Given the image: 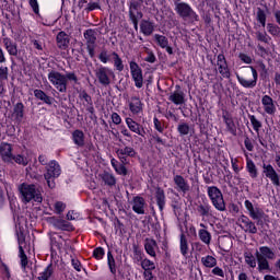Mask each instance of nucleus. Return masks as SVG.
Instances as JSON below:
<instances>
[{
  "mask_svg": "<svg viewBox=\"0 0 280 280\" xmlns=\"http://www.w3.org/2000/svg\"><path fill=\"white\" fill-rule=\"evenodd\" d=\"M19 190L22 195V200L25 203L28 202H37V203H42L43 202V196L42 192L39 190V188H37V186H35V184H21L19 186Z\"/></svg>",
  "mask_w": 280,
  "mask_h": 280,
  "instance_id": "obj_1",
  "label": "nucleus"
},
{
  "mask_svg": "<svg viewBox=\"0 0 280 280\" xmlns=\"http://www.w3.org/2000/svg\"><path fill=\"white\" fill-rule=\"evenodd\" d=\"M62 174V168L56 160H50L48 164H46V168L44 172V179H46V185L48 188H56V179L60 177Z\"/></svg>",
  "mask_w": 280,
  "mask_h": 280,
  "instance_id": "obj_2",
  "label": "nucleus"
},
{
  "mask_svg": "<svg viewBox=\"0 0 280 280\" xmlns=\"http://www.w3.org/2000/svg\"><path fill=\"white\" fill-rule=\"evenodd\" d=\"M257 260L258 271L270 270V264L268 260H275L277 258L276 253L268 246L259 247V250L255 253Z\"/></svg>",
  "mask_w": 280,
  "mask_h": 280,
  "instance_id": "obj_3",
  "label": "nucleus"
},
{
  "mask_svg": "<svg viewBox=\"0 0 280 280\" xmlns=\"http://www.w3.org/2000/svg\"><path fill=\"white\" fill-rule=\"evenodd\" d=\"M175 12L183 19L189 22L198 21V14L194 11L190 4L182 0H174Z\"/></svg>",
  "mask_w": 280,
  "mask_h": 280,
  "instance_id": "obj_4",
  "label": "nucleus"
},
{
  "mask_svg": "<svg viewBox=\"0 0 280 280\" xmlns=\"http://www.w3.org/2000/svg\"><path fill=\"white\" fill-rule=\"evenodd\" d=\"M207 194L214 209H217L220 212L226 210L224 197L220 188H217V186H208Z\"/></svg>",
  "mask_w": 280,
  "mask_h": 280,
  "instance_id": "obj_5",
  "label": "nucleus"
},
{
  "mask_svg": "<svg viewBox=\"0 0 280 280\" xmlns=\"http://www.w3.org/2000/svg\"><path fill=\"white\" fill-rule=\"evenodd\" d=\"M48 81H50V84H52L57 91L61 93L67 92V78L63 73L57 70H51L48 72Z\"/></svg>",
  "mask_w": 280,
  "mask_h": 280,
  "instance_id": "obj_6",
  "label": "nucleus"
},
{
  "mask_svg": "<svg viewBox=\"0 0 280 280\" xmlns=\"http://www.w3.org/2000/svg\"><path fill=\"white\" fill-rule=\"evenodd\" d=\"M16 235H18V241L20 245V257H21V262L22 266L25 268L28 264L27 257L24 253V248L26 247L25 243V228L22 226L20 223H16Z\"/></svg>",
  "mask_w": 280,
  "mask_h": 280,
  "instance_id": "obj_7",
  "label": "nucleus"
},
{
  "mask_svg": "<svg viewBox=\"0 0 280 280\" xmlns=\"http://www.w3.org/2000/svg\"><path fill=\"white\" fill-rule=\"evenodd\" d=\"M244 207L249 218L253 219L254 221H257V224H259L265 219L266 214L264 210L258 207H254L249 199H245Z\"/></svg>",
  "mask_w": 280,
  "mask_h": 280,
  "instance_id": "obj_8",
  "label": "nucleus"
},
{
  "mask_svg": "<svg viewBox=\"0 0 280 280\" xmlns=\"http://www.w3.org/2000/svg\"><path fill=\"white\" fill-rule=\"evenodd\" d=\"M129 70L131 78L135 82V86L137 89H141L143 86V72L141 67L136 61H130Z\"/></svg>",
  "mask_w": 280,
  "mask_h": 280,
  "instance_id": "obj_9",
  "label": "nucleus"
},
{
  "mask_svg": "<svg viewBox=\"0 0 280 280\" xmlns=\"http://www.w3.org/2000/svg\"><path fill=\"white\" fill-rule=\"evenodd\" d=\"M248 68L252 71L253 79L248 80L245 77L236 74V80L240 83V85L243 86L244 89H254L257 85L258 72L253 66H248Z\"/></svg>",
  "mask_w": 280,
  "mask_h": 280,
  "instance_id": "obj_10",
  "label": "nucleus"
},
{
  "mask_svg": "<svg viewBox=\"0 0 280 280\" xmlns=\"http://www.w3.org/2000/svg\"><path fill=\"white\" fill-rule=\"evenodd\" d=\"M114 75V71L108 68L101 66L96 69V79H98V83L103 86H108L110 84V78Z\"/></svg>",
  "mask_w": 280,
  "mask_h": 280,
  "instance_id": "obj_11",
  "label": "nucleus"
},
{
  "mask_svg": "<svg viewBox=\"0 0 280 280\" xmlns=\"http://www.w3.org/2000/svg\"><path fill=\"white\" fill-rule=\"evenodd\" d=\"M264 113L269 116H275L277 113V102L268 94L261 96L260 100Z\"/></svg>",
  "mask_w": 280,
  "mask_h": 280,
  "instance_id": "obj_12",
  "label": "nucleus"
},
{
  "mask_svg": "<svg viewBox=\"0 0 280 280\" xmlns=\"http://www.w3.org/2000/svg\"><path fill=\"white\" fill-rule=\"evenodd\" d=\"M217 71L219 72V74L224 78V79H230L231 77V71L226 61V58L224 56V54H219L217 56Z\"/></svg>",
  "mask_w": 280,
  "mask_h": 280,
  "instance_id": "obj_13",
  "label": "nucleus"
},
{
  "mask_svg": "<svg viewBox=\"0 0 280 280\" xmlns=\"http://www.w3.org/2000/svg\"><path fill=\"white\" fill-rule=\"evenodd\" d=\"M262 174L271 182L273 186H280V175L277 173L272 164H262Z\"/></svg>",
  "mask_w": 280,
  "mask_h": 280,
  "instance_id": "obj_14",
  "label": "nucleus"
},
{
  "mask_svg": "<svg viewBox=\"0 0 280 280\" xmlns=\"http://www.w3.org/2000/svg\"><path fill=\"white\" fill-rule=\"evenodd\" d=\"M237 223L240 225V228L246 232V233H249V234H256L258 232L256 225L254 222H252L249 220L248 217L246 215H241L238 219H237Z\"/></svg>",
  "mask_w": 280,
  "mask_h": 280,
  "instance_id": "obj_15",
  "label": "nucleus"
},
{
  "mask_svg": "<svg viewBox=\"0 0 280 280\" xmlns=\"http://www.w3.org/2000/svg\"><path fill=\"white\" fill-rule=\"evenodd\" d=\"M13 147L9 142H1L0 156L4 163H13Z\"/></svg>",
  "mask_w": 280,
  "mask_h": 280,
  "instance_id": "obj_16",
  "label": "nucleus"
},
{
  "mask_svg": "<svg viewBox=\"0 0 280 280\" xmlns=\"http://www.w3.org/2000/svg\"><path fill=\"white\" fill-rule=\"evenodd\" d=\"M173 182L177 191L183 194L190 191V184L185 179V177H183V175H174Z\"/></svg>",
  "mask_w": 280,
  "mask_h": 280,
  "instance_id": "obj_17",
  "label": "nucleus"
},
{
  "mask_svg": "<svg viewBox=\"0 0 280 280\" xmlns=\"http://www.w3.org/2000/svg\"><path fill=\"white\" fill-rule=\"evenodd\" d=\"M153 39L155 44L161 48L164 49L168 55H173V47L170 46V40L165 35L154 34Z\"/></svg>",
  "mask_w": 280,
  "mask_h": 280,
  "instance_id": "obj_18",
  "label": "nucleus"
},
{
  "mask_svg": "<svg viewBox=\"0 0 280 280\" xmlns=\"http://www.w3.org/2000/svg\"><path fill=\"white\" fill-rule=\"evenodd\" d=\"M129 110L133 116H138L143 112V103L140 97L131 96L129 100Z\"/></svg>",
  "mask_w": 280,
  "mask_h": 280,
  "instance_id": "obj_19",
  "label": "nucleus"
},
{
  "mask_svg": "<svg viewBox=\"0 0 280 280\" xmlns=\"http://www.w3.org/2000/svg\"><path fill=\"white\" fill-rule=\"evenodd\" d=\"M125 124H127V128H129L130 132H133L140 137L145 136V131L142 127V125H139L133 118H125Z\"/></svg>",
  "mask_w": 280,
  "mask_h": 280,
  "instance_id": "obj_20",
  "label": "nucleus"
},
{
  "mask_svg": "<svg viewBox=\"0 0 280 280\" xmlns=\"http://www.w3.org/2000/svg\"><path fill=\"white\" fill-rule=\"evenodd\" d=\"M24 108L25 106L22 102H19L14 105L11 117L15 124L20 125L23 121Z\"/></svg>",
  "mask_w": 280,
  "mask_h": 280,
  "instance_id": "obj_21",
  "label": "nucleus"
},
{
  "mask_svg": "<svg viewBox=\"0 0 280 280\" xmlns=\"http://www.w3.org/2000/svg\"><path fill=\"white\" fill-rule=\"evenodd\" d=\"M50 224H52V226H55V229L57 230L68 231V232L73 231V226L69 222L62 219L50 218Z\"/></svg>",
  "mask_w": 280,
  "mask_h": 280,
  "instance_id": "obj_22",
  "label": "nucleus"
},
{
  "mask_svg": "<svg viewBox=\"0 0 280 280\" xmlns=\"http://www.w3.org/2000/svg\"><path fill=\"white\" fill-rule=\"evenodd\" d=\"M132 211L137 214L145 213V199L143 197H135L132 199Z\"/></svg>",
  "mask_w": 280,
  "mask_h": 280,
  "instance_id": "obj_23",
  "label": "nucleus"
},
{
  "mask_svg": "<svg viewBox=\"0 0 280 280\" xmlns=\"http://www.w3.org/2000/svg\"><path fill=\"white\" fill-rule=\"evenodd\" d=\"M116 154L120 161L125 162L127 158H135L137 155L132 147H125L122 149H117Z\"/></svg>",
  "mask_w": 280,
  "mask_h": 280,
  "instance_id": "obj_24",
  "label": "nucleus"
},
{
  "mask_svg": "<svg viewBox=\"0 0 280 280\" xmlns=\"http://www.w3.org/2000/svg\"><path fill=\"white\" fill-rule=\"evenodd\" d=\"M159 249L158 243L154 240L147 238L144 241V250L150 256L155 258L156 257V250Z\"/></svg>",
  "mask_w": 280,
  "mask_h": 280,
  "instance_id": "obj_25",
  "label": "nucleus"
},
{
  "mask_svg": "<svg viewBox=\"0 0 280 280\" xmlns=\"http://www.w3.org/2000/svg\"><path fill=\"white\" fill-rule=\"evenodd\" d=\"M140 32L144 36H151L154 32V23L149 20H142L140 22Z\"/></svg>",
  "mask_w": 280,
  "mask_h": 280,
  "instance_id": "obj_26",
  "label": "nucleus"
},
{
  "mask_svg": "<svg viewBox=\"0 0 280 280\" xmlns=\"http://www.w3.org/2000/svg\"><path fill=\"white\" fill-rule=\"evenodd\" d=\"M168 101L175 105H183L185 104V94L183 91H174L170 94Z\"/></svg>",
  "mask_w": 280,
  "mask_h": 280,
  "instance_id": "obj_27",
  "label": "nucleus"
},
{
  "mask_svg": "<svg viewBox=\"0 0 280 280\" xmlns=\"http://www.w3.org/2000/svg\"><path fill=\"white\" fill-rule=\"evenodd\" d=\"M109 57L112 58V61H114V68H116V71L122 72L125 69V66L119 54L116 51H112V54H109Z\"/></svg>",
  "mask_w": 280,
  "mask_h": 280,
  "instance_id": "obj_28",
  "label": "nucleus"
},
{
  "mask_svg": "<svg viewBox=\"0 0 280 280\" xmlns=\"http://www.w3.org/2000/svg\"><path fill=\"white\" fill-rule=\"evenodd\" d=\"M179 252L183 257H187L189 253V244L184 233L179 235Z\"/></svg>",
  "mask_w": 280,
  "mask_h": 280,
  "instance_id": "obj_29",
  "label": "nucleus"
},
{
  "mask_svg": "<svg viewBox=\"0 0 280 280\" xmlns=\"http://www.w3.org/2000/svg\"><path fill=\"white\" fill-rule=\"evenodd\" d=\"M69 43V36L65 32H59L57 34V47H59V49H67Z\"/></svg>",
  "mask_w": 280,
  "mask_h": 280,
  "instance_id": "obj_30",
  "label": "nucleus"
},
{
  "mask_svg": "<svg viewBox=\"0 0 280 280\" xmlns=\"http://www.w3.org/2000/svg\"><path fill=\"white\" fill-rule=\"evenodd\" d=\"M246 171L250 178L258 177V168L250 158H246Z\"/></svg>",
  "mask_w": 280,
  "mask_h": 280,
  "instance_id": "obj_31",
  "label": "nucleus"
},
{
  "mask_svg": "<svg viewBox=\"0 0 280 280\" xmlns=\"http://www.w3.org/2000/svg\"><path fill=\"white\" fill-rule=\"evenodd\" d=\"M3 45L5 46V49L8 50L10 56H18V46L14 42H12L11 38L4 37Z\"/></svg>",
  "mask_w": 280,
  "mask_h": 280,
  "instance_id": "obj_32",
  "label": "nucleus"
},
{
  "mask_svg": "<svg viewBox=\"0 0 280 280\" xmlns=\"http://www.w3.org/2000/svg\"><path fill=\"white\" fill-rule=\"evenodd\" d=\"M34 95L36 96V98L44 102L46 105H52L54 97L47 95L43 90L36 89L34 91Z\"/></svg>",
  "mask_w": 280,
  "mask_h": 280,
  "instance_id": "obj_33",
  "label": "nucleus"
},
{
  "mask_svg": "<svg viewBox=\"0 0 280 280\" xmlns=\"http://www.w3.org/2000/svg\"><path fill=\"white\" fill-rule=\"evenodd\" d=\"M200 262L205 268L209 269L214 268L218 265L217 258L210 255L201 257Z\"/></svg>",
  "mask_w": 280,
  "mask_h": 280,
  "instance_id": "obj_34",
  "label": "nucleus"
},
{
  "mask_svg": "<svg viewBox=\"0 0 280 280\" xmlns=\"http://www.w3.org/2000/svg\"><path fill=\"white\" fill-rule=\"evenodd\" d=\"M155 199H156V205L160 210H163L165 207V192L162 190V188H156L155 190Z\"/></svg>",
  "mask_w": 280,
  "mask_h": 280,
  "instance_id": "obj_35",
  "label": "nucleus"
},
{
  "mask_svg": "<svg viewBox=\"0 0 280 280\" xmlns=\"http://www.w3.org/2000/svg\"><path fill=\"white\" fill-rule=\"evenodd\" d=\"M72 141H74V144L79 147H83L84 145L83 131H80V129H77V131L72 132Z\"/></svg>",
  "mask_w": 280,
  "mask_h": 280,
  "instance_id": "obj_36",
  "label": "nucleus"
},
{
  "mask_svg": "<svg viewBox=\"0 0 280 280\" xmlns=\"http://www.w3.org/2000/svg\"><path fill=\"white\" fill-rule=\"evenodd\" d=\"M13 161L19 165L27 166L31 162L30 153H27L26 155H13Z\"/></svg>",
  "mask_w": 280,
  "mask_h": 280,
  "instance_id": "obj_37",
  "label": "nucleus"
},
{
  "mask_svg": "<svg viewBox=\"0 0 280 280\" xmlns=\"http://www.w3.org/2000/svg\"><path fill=\"white\" fill-rule=\"evenodd\" d=\"M256 21L261 25V27H266L267 13L261 8H258L256 11Z\"/></svg>",
  "mask_w": 280,
  "mask_h": 280,
  "instance_id": "obj_38",
  "label": "nucleus"
},
{
  "mask_svg": "<svg viewBox=\"0 0 280 280\" xmlns=\"http://www.w3.org/2000/svg\"><path fill=\"white\" fill-rule=\"evenodd\" d=\"M198 237L206 245H210L211 240H212L211 234L207 230H199Z\"/></svg>",
  "mask_w": 280,
  "mask_h": 280,
  "instance_id": "obj_39",
  "label": "nucleus"
},
{
  "mask_svg": "<svg viewBox=\"0 0 280 280\" xmlns=\"http://www.w3.org/2000/svg\"><path fill=\"white\" fill-rule=\"evenodd\" d=\"M83 37H85V40H88V46L89 45H95L96 43V35L94 30H86L83 33Z\"/></svg>",
  "mask_w": 280,
  "mask_h": 280,
  "instance_id": "obj_40",
  "label": "nucleus"
},
{
  "mask_svg": "<svg viewBox=\"0 0 280 280\" xmlns=\"http://www.w3.org/2000/svg\"><path fill=\"white\" fill-rule=\"evenodd\" d=\"M101 178L105 182L107 186H115L116 185V177L112 175V173H103Z\"/></svg>",
  "mask_w": 280,
  "mask_h": 280,
  "instance_id": "obj_41",
  "label": "nucleus"
},
{
  "mask_svg": "<svg viewBox=\"0 0 280 280\" xmlns=\"http://www.w3.org/2000/svg\"><path fill=\"white\" fill-rule=\"evenodd\" d=\"M267 31L271 36L280 37V26L273 23L267 24Z\"/></svg>",
  "mask_w": 280,
  "mask_h": 280,
  "instance_id": "obj_42",
  "label": "nucleus"
},
{
  "mask_svg": "<svg viewBox=\"0 0 280 280\" xmlns=\"http://www.w3.org/2000/svg\"><path fill=\"white\" fill-rule=\"evenodd\" d=\"M244 259L246 265H248L250 268H256L257 267V260L256 257L250 254V253H245L244 254Z\"/></svg>",
  "mask_w": 280,
  "mask_h": 280,
  "instance_id": "obj_43",
  "label": "nucleus"
},
{
  "mask_svg": "<svg viewBox=\"0 0 280 280\" xmlns=\"http://www.w3.org/2000/svg\"><path fill=\"white\" fill-rule=\"evenodd\" d=\"M52 273H54L52 266L48 265V267H46V269H44V271L39 273L38 280H49Z\"/></svg>",
  "mask_w": 280,
  "mask_h": 280,
  "instance_id": "obj_44",
  "label": "nucleus"
},
{
  "mask_svg": "<svg viewBox=\"0 0 280 280\" xmlns=\"http://www.w3.org/2000/svg\"><path fill=\"white\" fill-rule=\"evenodd\" d=\"M191 129L189 127V125H187V122H179V125H177V132L180 136H188L190 133Z\"/></svg>",
  "mask_w": 280,
  "mask_h": 280,
  "instance_id": "obj_45",
  "label": "nucleus"
},
{
  "mask_svg": "<svg viewBox=\"0 0 280 280\" xmlns=\"http://www.w3.org/2000/svg\"><path fill=\"white\" fill-rule=\"evenodd\" d=\"M250 125L253 127V130L255 132H259V130L262 128V122L256 118V116H248Z\"/></svg>",
  "mask_w": 280,
  "mask_h": 280,
  "instance_id": "obj_46",
  "label": "nucleus"
},
{
  "mask_svg": "<svg viewBox=\"0 0 280 280\" xmlns=\"http://www.w3.org/2000/svg\"><path fill=\"white\" fill-rule=\"evenodd\" d=\"M107 265L109 266V271H112V273L116 275V272H117L116 264H115V259L110 252L107 253Z\"/></svg>",
  "mask_w": 280,
  "mask_h": 280,
  "instance_id": "obj_47",
  "label": "nucleus"
},
{
  "mask_svg": "<svg viewBox=\"0 0 280 280\" xmlns=\"http://www.w3.org/2000/svg\"><path fill=\"white\" fill-rule=\"evenodd\" d=\"M141 268L144 271H152L155 269V264L149 259H144L141 261Z\"/></svg>",
  "mask_w": 280,
  "mask_h": 280,
  "instance_id": "obj_48",
  "label": "nucleus"
},
{
  "mask_svg": "<svg viewBox=\"0 0 280 280\" xmlns=\"http://www.w3.org/2000/svg\"><path fill=\"white\" fill-rule=\"evenodd\" d=\"M224 124L226 126L228 131L231 132L232 135H235L236 129L232 118H224Z\"/></svg>",
  "mask_w": 280,
  "mask_h": 280,
  "instance_id": "obj_49",
  "label": "nucleus"
},
{
  "mask_svg": "<svg viewBox=\"0 0 280 280\" xmlns=\"http://www.w3.org/2000/svg\"><path fill=\"white\" fill-rule=\"evenodd\" d=\"M256 37H257V40L265 44L269 43L270 40V36L266 32H256Z\"/></svg>",
  "mask_w": 280,
  "mask_h": 280,
  "instance_id": "obj_50",
  "label": "nucleus"
},
{
  "mask_svg": "<svg viewBox=\"0 0 280 280\" xmlns=\"http://www.w3.org/2000/svg\"><path fill=\"white\" fill-rule=\"evenodd\" d=\"M67 206L63 201H55V213L61 214L66 210Z\"/></svg>",
  "mask_w": 280,
  "mask_h": 280,
  "instance_id": "obj_51",
  "label": "nucleus"
},
{
  "mask_svg": "<svg viewBox=\"0 0 280 280\" xmlns=\"http://www.w3.org/2000/svg\"><path fill=\"white\" fill-rule=\"evenodd\" d=\"M66 84H68V81L77 84L78 83V75L75 74V72H66Z\"/></svg>",
  "mask_w": 280,
  "mask_h": 280,
  "instance_id": "obj_52",
  "label": "nucleus"
},
{
  "mask_svg": "<svg viewBox=\"0 0 280 280\" xmlns=\"http://www.w3.org/2000/svg\"><path fill=\"white\" fill-rule=\"evenodd\" d=\"M9 69L7 66L0 63V80H8Z\"/></svg>",
  "mask_w": 280,
  "mask_h": 280,
  "instance_id": "obj_53",
  "label": "nucleus"
},
{
  "mask_svg": "<svg viewBox=\"0 0 280 280\" xmlns=\"http://www.w3.org/2000/svg\"><path fill=\"white\" fill-rule=\"evenodd\" d=\"M98 60L103 63H108L112 60L110 54L108 55L106 50L101 51V55H98Z\"/></svg>",
  "mask_w": 280,
  "mask_h": 280,
  "instance_id": "obj_54",
  "label": "nucleus"
},
{
  "mask_svg": "<svg viewBox=\"0 0 280 280\" xmlns=\"http://www.w3.org/2000/svg\"><path fill=\"white\" fill-rule=\"evenodd\" d=\"M197 211L200 215L208 217L210 213V207L209 206H199Z\"/></svg>",
  "mask_w": 280,
  "mask_h": 280,
  "instance_id": "obj_55",
  "label": "nucleus"
},
{
  "mask_svg": "<svg viewBox=\"0 0 280 280\" xmlns=\"http://www.w3.org/2000/svg\"><path fill=\"white\" fill-rule=\"evenodd\" d=\"M145 62L154 63L156 61V57L153 51L147 50V57L144 58Z\"/></svg>",
  "mask_w": 280,
  "mask_h": 280,
  "instance_id": "obj_56",
  "label": "nucleus"
},
{
  "mask_svg": "<svg viewBox=\"0 0 280 280\" xmlns=\"http://www.w3.org/2000/svg\"><path fill=\"white\" fill-rule=\"evenodd\" d=\"M153 125H154V129L158 132L163 133L164 127H163L161 120H159V118H153Z\"/></svg>",
  "mask_w": 280,
  "mask_h": 280,
  "instance_id": "obj_57",
  "label": "nucleus"
},
{
  "mask_svg": "<svg viewBox=\"0 0 280 280\" xmlns=\"http://www.w3.org/2000/svg\"><path fill=\"white\" fill-rule=\"evenodd\" d=\"M94 258H96V260H101L103 259L104 255H105V250L102 247H98L96 249H94Z\"/></svg>",
  "mask_w": 280,
  "mask_h": 280,
  "instance_id": "obj_58",
  "label": "nucleus"
},
{
  "mask_svg": "<svg viewBox=\"0 0 280 280\" xmlns=\"http://www.w3.org/2000/svg\"><path fill=\"white\" fill-rule=\"evenodd\" d=\"M211 273L217 276V277H220V278L225 277V273H224L223 269H221L220 267H217V266L213 267V269L211 270Z\"/></svg>",
  "mask_w": 280,
  "mask_h": 280,
  "instance_id": "obj_59",
  "label": "nucleus"
},
{
  "mask_svg": "<svg viewBox=\"0 0 280 280\" xmlns=\"http://www.w3.org/2000/svg\"><path fill=\"white\" fill-rule=\"evenodd\" d=\"M121 121V116H119L117 112L112 113V122H114V125L118 126Z\"/></svg>",
  "mask_w": 280,
  "mask_h": 280,
  "instance_id": "obj_60",
  "label": "nucleus"
},
{
  "mask_svg": "<svg viewBox=\"0 0 280 280\" xmlns=\"http://www.w3.org/2000/svg\"><path fill=\"white\" fill-rule=\"evenodd\" d=\"M115 171L118 173V175L126 176L128 171L124 164H118L115 168Z\"/></svg>",
  "mask_w": 280,
  "mask_h": 280,
  "instance_id": "obj_61",
  "label": "nucleus"
},
{
  "mask_svg": "<svg viewBox=\"0 0 280 280\" xmlns=\"http://www.w3.org/2000/svg\"><path fill=\"white\" fill-rule=\"evenodd\" d=\"M120 135L122 137H127L129 139H132V133L127 129V127H120Z\"/></svg>",
  "mask_w": 280,
  "mask_h": 280,
  "instance_id": "obj_62",
  "label": "nucleus"
},
{
  "mask_svg": "<svg viewBox=\"0 0 280 280\" xmlns=\"http://www.w3.org/2000/svg\"><path fill=\"white\" fill-rule=\"evenodd\" d=\"M72 267L79 272L82 271V265L78 259H72Z\"/></svg>",
  "mask_w": 280,
  "mask_h": 280,
  "instance_id": "obj_63",
  "label": "nucleus"
},
{
  "mask_svg": "<svg viewBox=\"0 0 280 280\" xmlns=\"http://www.w3.org/2000/svg\"><path fill=\"white\" fill-rule=\"evenodd\" d=\"M2 276L4 280H10L11 275L7 266H2Z\"/></svg>",
  "mask_w": 280,
  "mask_h": 280,
  "instance_id": "obj_64",
  "label": "nucleus"
}]
</instances>
